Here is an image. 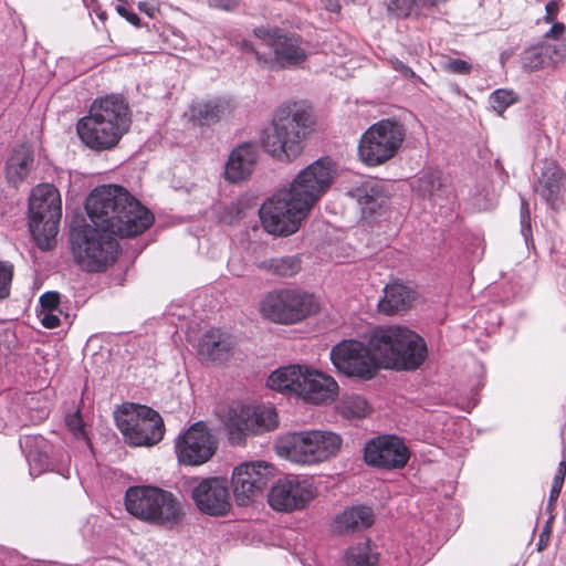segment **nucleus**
Here are the masks:
<instances>
[{
	"label": "nucleus",
	"instance_id": "obj_5",
	"mask_svg": "<svg viewBox=\"0 0 566 566\" xmlns=\"http://www.w3.org/2000/svg\"><path fill=\"white\" fill-rule=\"evenodd\" d=\"M266 384L272 390L311 405L334 400L338 394V384L332 376L305 365L279 368L271 373Z\"/></svg>",
	"mask_w": 566,
	"mask_h": 566
},
{
	"label": "nucleus",
	"instance_id": "obj_14",
	"mask_svg": "<svg viewBox=\"0 0 566 566\" xmlns=\"http://www.w3.org/2000/svg\"><path fill=\"white\" fill-rule=\"evenodd\" d=\"M331 359L337 370L361 379H371L379 369L370 346L356 339H346L335 345L331 350Z\"/></svg>",
	"mask_w": 566,
	"mask_h": 566
},
{
	"label": "nucleus",
	"instance_id": "obj_28",
	"mask_svg": "<svg viewBox=\"0 0 566 566\" xmlns=\"http://www.w3.org/2000/svg\"><path fill=\"white\" fill-rule=\"evenodd\" d=\"M416 300V292L402 283L387 284L384 290V297L378 303L380 312L394 315L411 307Z\"/></svg>",
	"mask_w": 566,
	"mask_h": 566
},
{
	"label": "nucleus",
	"instance_id": "obj_10",
	"mask_svg": "<svg viewBox=\"0 0 566 566\" xmlns=\"http://www.w3.org/2000/svg\"><path fill=\"white\" fill-rule=\"evenodd\" d=\"M115 422L125 441L134 447H151L164 438L161 416L147 406L123 405L115 412Z\"/></svg>",
	"mask_w": 566,
	"mask_h": 566
},
{
	"label": "nucleus",
	"instance_id": "obj_49",
	"mask_svg": "<svg viewBox=\"0 0 566 566\" xmlns=\"http://www.w3.org/2000/svg\"><path fill=\"white\" fill-rule=\"evenodd\" d=\"M563 484H564V480L554 478L551 493H549V500H548L549 507L553 506L555 504V502L557 501V499L562 492Z\"/></svg>",
	"mask_w": 566,
	"mask_h": 566
},
{
	"label": "nucleus",
	"instance_id": "obj_37",
	"mask_svg": "<svg viewBox=\"0 0 566 566\" xmlns=\"http://www.w3.org/2000/svg\"><path fill=\"white\" fill-rule=\"evenodd\" d=\"M338 409L346 418H361L367 415L368 403L361 396L352 395L340 400Z\"/></svg>",
	"mask_w": 566,
	"mask_h": 566
},
{
	"label": "nucleus",
	"instance_id": "obj_31",
	"mask_svg": "<svg viewBox=\"0 0 566 566\" xmlns=\"http://www.w3.org/2000/svg\"><path fill=\"white\" fill-rule=\"evenodd\" d=\"M349 195L357 200L364 213L375 212L385 201L381 186L374 179L363 181L353 188Z\"/></svg>",
	"mask_w": 566,
	"mask_h": 566
},
{
	"label": "nucleus",
	"instance_id": "obj_29",
	"mask_svg": "<svg viewBox=\"0 0 566 566\" xmlns=\"http://www.w3.org/2000/svg\"><path fill=\"white\" fill-rule=\"evenodd\" d=\"M33 154L29 145L22 144L13 149L7 160L6 176L10 184L18 186L33 167Z\"/></svg>",
	"mask_w": 566,
	"mask_h": 566
},
{
	"label": "nucleus",
	"instance_id": "obj_58",
	"mask_svg": "<svg viewBox=\"0 0 566 566\" xmlns=\"http://www.w3.org/2000/svg\"><path fill=\"white\" fill-rule=\"evenodd\" d=\"M542 543H544L543 535H541V539H539V549L542 548Z\"/></svg>",
	"mask_w": 566,
	"mask_h": 566
},
{
	"label": "nucleus",
	"instance_id": "obj_36",
	"mask_svg": "<svg viewBox=\"0 0 566 566\" xmlns=\"http://www.w3.org/2000/svg\"><path fill=\"white\" fill-rule=\"evenodd\" d=\"M442 187L441 174L439 171H427L413 184L412 189L421 197L434 198Z\"/></svg>",
	"mask_w": 566,
	"mask_h": 566
},
{
	"label": "nucleus",
	"instance_id": "obj_50",
	"mask_svg": "<svg viewBox=\"0 0 566 566\" xmlns=\"http://www.w3.org/2000/svg\"><path fill=\"white\" fill-rule=\"evenodd\" d=\"M138 9L146 13L149 18H154L157 12V2L150 1H140L138 2Z\"/></svg>",
	"mask_w": 566,
	"mask_h": 566
},
{
	"label": "nucleus",
	"instance_id": "obj_20",
	"mask_svg": "<svg viewBox=\"0 0 566 566\" xmlns=\"http://www.w3.org/2000/svg\"><path fill=\"white\" fill-rule=\"evenodd\" d=\"M185 505L171 492L158 488L148 524L164 530L178 527L185 518Z\"/></svg>",
	"mask_w": 566,
	"mask_h": 566
},
{
	"label": "nucleus",
	"instance_id": "obj_9",
	"mask_svg": "<svg viewBox=\"0 0 566 566\" xmlns=\"http://www.w3.org/2000/svg\"><path fill=\"white\" fill-rule=\"evenodd\" d=\"M319 311L317 298L300 289H277L260 302V313L265 319L283 325L304 321Z\"/></svg>",
	"mask_w": 566,
	"mask_h": 566
},
{
	"label": "nucleus",
	"instance_id": "obj_41",
	"mask_svg": "<svg viewBox=\"0 0 566 566\" xmlns=\"http://www.w3.org/2000/svg\"><path fill=\"white\" fill-rule=\"evenodd\" d=\"M444 70L453 74H469L472 70V65L461 59H449L444 63Z\"/></svg>",
	"mask_w": 566,
	"mask_h": 566
},
{
	"label": "nucleus",
	"instance_id": "obj_34",
	"mask_svg": "<svg viewBox=\"0 0 566 566\" xmlns=\"http://www.w3.org/2000/svg\"><path fill=\"white\" fill-rule=\"evenodd\" d=\"M279 426L276 410L272 406L253 407L252 427L253 434L271 431Z\"/></svg>",
	"mask_w": 566,
	"mask_h": 566
},
{
	"label": "nucleus",
	"instance_id": "obj_30",
	"mask_svg": "<svg viewBox=\"0 0 566 566\" xmlns=\"http://www.w3.org/2000/svg\"><path fill=\"white\" fill-rule=\"evenodd\" d=\"M555 56H564L556 45L534 46L524 51L522 67L527 72H536L555 64Z\"/></svg>",
	"mask_w": 566,
	"mask_h": 566
},
{
	"label": "nucleus",
	"instance_id": "obj_47",
	"mask_svg": "<svg viewBox=\"0 0 566 566\" xmlns=\"http://www.w3.org/2000/svg\"><path fill=\"white\" fill-rule=\"evenodd\" d=\"M209 7L231 11L239 6L240 0H207Z\"/></svg>",
	"mask_w": 566,
	"mask_h": 566
},
{
	"label": "nucleus",
	"instance_id": "obj_7",
	"mask_svg": "<svg viewBox=\"0 0 566 566\" xmlns=\"http://www.w3.org/2000/svg\"><path fill=\"white\" fill-rule=\"evenodd\" d=\"M343 440L329 430H301L280 437L276 453L293 463L316 465L331 460L340 451Z\"/></svg>",
	"mask_w": 566,
	"mask_h": 566
},
{
	"label": "nucleus",
	"instance_id": "obj_13",
	"mask_svg": "<svg viewBox=\"0 0 566 566\" xmlns=\"http://www.w3.org/2000/svg\"><path fill=\"white\" fill-rule=\"evenodd\" d=\"M335 166L327 158H321L301 170L286 188L303 205L312 209L327 191L335 176Z\"/></svg>",
	"mask_w": 566,
	"mask_h": 566
},
{
	"label": "nucleus",
	"instance_id": "obj_26",
	"mask_svg": "<svg viewBox=\"0 0 566 566\" xmlns=\"http://www.w3.org/2000/svg\"><path fill=\"white\" fill-rule=\"evenodd\" d=\"M232 111L233 104L231 99L214 97L193 103L190 108V116L198 125H211L228 117Z\"/></svg>",
	"mask_w": 566,
	"mask_h": 566
},
{
	"label": "nucleus",
	"instance_id": "obj_8",
	"mask_svg": "<svg viewBox=\"0 0 566 566\" xmlns=\"http://www.w3.org/2000/svg\"><path fill=\"white\" fill-rule=\"evenodd\" d=\"M61 217L62 200L59 190L50 184L36 186L29 199V229L41 250L52 248Z\"/></svg>",
	"mask_w": 566,
	"mask_h": 566
},
{
	"label": "nucleus",
	"instance_id": "obj_17",
	"mask_svg": "<svg viewBox=\"0 0 566 566\" xmlns=\"http://www.w3.org/2000/svg\"><path fill=\"white\" fill-rule=\"evenodd\" d=\"M315 496L311 482L296 475L279 479L268 494L270 506L280 512H292L304 509Z\"/></svg>",
	"mask_w": 566,
	"mask_h": 566
},
{
	"label": "nucleus",
	"instance_id": "obj_19",
	"mask_svg": "<svg viewBox=\"0 0 566 566\" xmlns=\"http://www.w3.org/2000/svg\"><path fill=\"white\" fill-rule=\"evenodd\" d=\"M410 453L403 441L396 436H382L369 441L365 447V461L382 469H401Z\"/></svg>",
	"mask_w": 566,
	"mask_h": 566
},
{
	"label": "nucleus",
	"instance_id": "obj_22",
	"mask_svg": "<svg viewBox=\"0 0 566 566\" xmlns=\"http://www.w3.org/2000/svg\"><path fill=\"white\" fill-rule=\"evenodd\" d=\"M564 171L556 163L546 161L535 186V190L554 210H558L562 206L560 193L564 187Z\"/></svg>",
	"mask_w": 566,
	"mask_h": 566
},
{
	"label": "nucleus",
	"instance_id": "obj_51",
	"mask_svg": "<svg viewBox=\"0 0 566 566\" xmlns=\"http://www.w3.org/2000/svg\"><path fill=\"white\" fill-rule=\"evenodd\" d=\"M565 32V24L560 22H553L551 29L546 32V38L556 39Z\"/></svg>",
	"mask_w": 566,
	"mask_h": 566
},
{
	"label": "nucleus",
	"instance_id": "obj_15",
	"mask_svg": "<svg viewBox=\"0 0 566 566\" xmlns=\"http://www.w3.org/2000/svg\"><path fill=\"white\" fill-rule=\"evenodd\" d=\"M274 467L265 461L244 462L232 472V488L238 505L245 506L260 496L274 476Z\"/></svg>",
	"mask_w": 566,
	"mask_h": 566
},
{
	"label": "nucleus",
	"instance_id": "obj_53",
	"mask_svg": "<svg viewBox=\"0 0 566 566\" xmlns=\"http://www.w3.org/2000/svg\"><path fill=\"white\" fill-rule=\"evenodd\" d=\"M444 1L446 0H416L419 15L423 12L424 9L436 7Z\"/></svg>",
	"mask_w": 566,
	"mask_h": 566
},
{
	"label": "nucleus",
	"instance_id": "obj_1",
	"mask_svg": "<svg viewBox=\"0 0 566 566\" xmlns=\"http://www.w3.org/2000/svg\"><path fill=\"white\" fill-rule=\"evenodd\" d=\"M86 212L94 227L71 234L76 263L85 271L106 270L116 258L118 243L112 235L136 237L154 223V214L125 188L104 185L86 200Z\"/></svg>",
	"mask_w": 566,
	"mask_h": 566
},
{
	"label": "nucleus",
	"instance_id": "obj_40",
	"mask_svg": "<svg viewBox=\"0 0 566 566\" xmlns=\"http://www.w3.org/2000/svg\"><path fill=\"white\" fill-rule=\"evenodd\" d=\"M12 274L13 266L10 263L0 261V298L9 295Z\"/></svg>",
	"mask_w": 566,
	"mask_h": 566
},
{
	"label": "nucleus",
	"instance_id": "obj_24",
	"mask_svg": "<svg viewBox=\"0 0 566 566\" xmlns=\"http://www.w3.org/2000/svg\"><path fill=\"white\" fill-rule=\"evenodd\" d=\"M157 492V486H129L125 493L126 511L137 520L148 524Z\"/></svg>",
	"mask_w": 566,
	"mask_h": 566
},
{
	"label": "nucleus",
	"instance_id": "obj_11",
	"mask_svg": "<svg viewBox=\"0 0 566 566\" xmlns=\"http://www.w3.org/2000/svg\"><path fill=\"white\" fill-rule=\"evenodd\" d=\"M311 209L286 188L269 198L260 208V219L264 230L273 235L287 237L295 233Z\"/></svg>",
	"mask_w": 566,
	"mask_h": 566
},
{
	"label": "nucleus",
	"instance_id": "obj_52",
	"mask_svg": "<svg viewBox=\"0 0 566 566\" xmlns=\"http://www.w3.org/2000/svg\"><path fill=\"white\" fill-rule=\"evenodd\" d=\"M391 64L396 71L400 72L405 76H407V77L415 76V72L409 66H407L405 63H402L401 61L395 60L391 62Z\"/></svg>",
	"mask_w": 566,
	"mask_h": 566
},
{
	"label": "nucleus",
	"instance_id": "obj_46",
	"mask_svg": "<svg viewBox=\"0 0 566 566\" xmlns=\"http://www.w3.org/2000/svg\"><path fill=\"white\" fill-rule=\"evenodd\" d=\"M41 323L46 328H55L60 326V317L54 312L42 311Z\"/></svg>",
	"mask_w": 566,
	"mask_h": 566
},
{
	"label": "nucleus",
	"instance_id": "obj_54",
	"mask_svg": "<svg viewBox=\"0 0 566 566\" xmlns=\"http://www.w3.org/2000/svg\"><path fill=\"white\" fill-rule=\"evenodd\" d=\"M565 476H566V461L563 460L559 462L557 472L554 478L565 481Z\"/></svg>",
	"mask_w": 566,
	"mask_h": 566
},
{
	"label": "nucleus",
	"instance_id": "obj_57",
	"mask_svg": "<svg viewBox=\"0 0 566 566\" xmlns=\"http://www.w3.org/2000/svg\"><path fill=\"white\" fill-rule=\"evenodd\" d=\"M506 60V56L504 55V53L501 55V62L502 64H504V61Z\"/></svg>",
	"mask_w": 566,
	"mask_h": 566
},
{
	"label": "nucleus",
	"instance_id": "obj_35",
	"mask_svg": "<svg viewBox=\"0 0 566 566\" xmlns=\"http://www.w3.org/2000/svg\"><path fill=\"white\" fill-rule=\"evenodd\" d=\"M345 562L347 566H375L377 555L373 553L368 542L360 543L347 549Z\"/></svg>",
	"mask_w": 566,
	"mask_h": 566
},
{
	"label": "nucleus",
	"instance_id": "obj_32",
	"mask_svg": "<svg viewBox=\"0 0 566 566\" xmlns=\"http://www.w3.org/2000/svg\"><path fill=\"white\" fill-rule=\"evenodd\" d=\"M20 447L29 462L30 474H40L46 468L49 461V457L43 450L45 440L39 436H27L20 440Z\"/></svg>",
	"mask_w": 566,
	"mask_h": 566
},
{
	"label": "nucleus",
	"instance_id": "obj_55",
	"mask_svg": "<svg viewBox=\"0 0 566 566\" xmlns=\"http://www.w3.org/2000/svg\"><path fill=\"white\" fill-rule=\"evenodd\" d=\"M92 10L102 22L106 20V12L98 4H95Z\"/></svg>",
	"mask_w": 566,
	"mask_h": 566
},
{
	"label": "nucleus",
	"instance_id": "obj_3",
	"mask_svg": "<svg viewBox=\"0 0 566 566\" xmlns=\"http://www.w3.org/2000/svg\"><path fill=\"white\" fill-rule=\"evenodd\" d=\"M378 367L396 370H415L427 358V345L421 336L411 329L390 325L376 328L369 337Z\"/></svg>",
	"mask_w": 566,
	"mask_h": 566
},
{
	"label": "nucleus",
	"instance_id": "obj_44",
	"mask_svg": "<svg viewBox=\"0 0 566 566\" xmlns=\"http://www.w3.org/2000/svg\"><path fill=\"white\" fill-rule=\"evenodd\" d=\"M66 426L73 431L75 437L84 436L83 422L77 412L66 417Z\"/></svg>",
	"mask_w": 566,
	"mask_h": 566
},
{
	"label": "nucleus",
	"instance_id": "obj_16",
	"mask_svg": "<svg viewBox=\"0 0 566 566\" xmlns=\"http://www.w3.org/2000/svg\"><path fill=\"white\" fill-rule=\"evenodd\" d=\"M217 440L207 423L197 421L180 433L175 441L178 461L186 465H200L212 458Z\"/></svg>",
	"mask_w": 566,
	"mask_h": 566
},
{
	"label": "nucleus",
	"instance_id": "obj_39",
	"mask_svg": "<svg viewBox=\"0 0 566 566\" xmlns=\"http://www.w3.org/2000/svg\"><path fill=\"white\" fill-rule=\"evenodd\" d=\"M387 10L396 18L419 15L416 0H389Z\"/></svg>",
	"mask_w": 566,
	"mask_h": 566
},
{
	"label": "nucleus",
	"instance_id": "obj_12",
	"mask_svg": "<svg viewBox=\"0 0 566 566\" xmlns=\"http://www.w3.org/2000/svg\"><path fill=\"white\" fill-rule=\"evenodd\" d=\"M406 132L397 120L381 119L361 136L358 155L368 166H378L391 159L401 147Z\"/></svg>",
	"mask_w": 566,
	"mask_h": 566
},
{
	"label": "nucleus",
	"instance_id": "obj_42",
	"mask_svg": "<svg viewBox=\"0 0 566 566\" xmlns=\"http://www.w3.org/2000/svg\"><path fill=\"white\" fill-rule=\"evenodd\" d=\"M42 311L54 312L60 305V294L57 292H45L40 296Z\"/></svg>",
	"mask_w": 566,
	"mask_h": 566
},
{
	"label": "nucleus",
	"instance_id": "obj_45",
	"mask_svg": "<svg viewBox=\"0 0 566 566\" xmlns=\"http://www.w3.org/2000/svg\"><path fill=\"white\" fill-rule=\"evenodd\" d=\"M559 9H560L559 0H552V1L547 2L545 6L544 21L546 23H553L558 15Z\"/></svg>",
	"mask_w": 566,
	"mask_h": 566
},
{
	"label": "nucleus",
	"instance_id": "obj_23",
	"mask_svg": "<svg viewBox=\"0 0 566 566\" xmlns=\"http://www.w3.org/2000/svg\"><path fill=\"white\" fill-rule=\"evenodd\" d=\"M253 407L233 405L229 408L224 428L229 442L233 446L243 444L247 437L253 434Z\"/></svg>",
	"mask_w": 566,
	"mask_h": 566
},
{
	"label": "nucleus",
	"instance_id": "obj_27",
	"mask_svg": "<svg viewBox=\"0 0 566 566\" xmlns=\"http://www.w3.org/2000/svg\"><path fill=\"white\" fill-rule=\"evenodd\" d=\"M375 522L374 512L364 505L352 506L336 515L333 528L338 534L363 532Z\"/></svg>",
	"mask_w": 566,
	"mask_h": 566
},
{
	"label": "nucleus",
	"instance_id": "obj_18",
	"mask_svg": "<svg viewBox=\"0 0 566 566\" xmlns=\"http://www.w3.org/2000/svg\"><path fill=\"white\" fill-rule=\"evenodd\" d=\"M191 499L202 514L226 516L231 510L228 481L223 478L196 480L191 486Z\"/></svg>",
	"mask_w": 566,
	"mask_h": 566
},
{
	"label": "nucleus",
	"instance_id": "obj_21",
	"mask_svg": "<svg viewBox=\"0 0 566 566\" xmlns=\"http://www.w3.org/2000/svg\"><path fill=\"white\" fill-rule=\"evenodd\" d=\"M259 157L258 146L244 143L235 147L226 163L224 177L230 182L247 179L254 170Z\"/></svg>",
	"mask_w": 566,
	"mask_h": 566
},
{
	"label": "nucleus",
	"instance_id": "obj_43",
	"mask_svg": "<svg viewBox=\"0 0 566 566\" xmlns=\"http://www.w3.org/2000/svg\"><path fill=\"white\" fill-rule=\"evenodd\" d=\"M521 232L526 240L528 235H531L530 208L528 203L524 199L521 200Z\"/></svg>",
	"mask_w": 566,
	"mask_h": 566
},
{
	"label": "nucleus",
	"instance_id": "obj_25",
	"mask_svg": "<svg viewBox=\"0 0 566 566\" xmlns=\"http://www.w3.org/2000/svg\"><path fill=\"white\" fill-rule=\"evenodd\" d=\"M234 345L231 335L219 329H212L202 336L198 345V353L202 359L222 363L231 355Z\"/></svg>",
	"mask_w": 566,
	"mask_h": 566
},
{
	"label": "nucleus",
	"instance_id": "obj_33",
	"mask_svg": "<svg viewBox=\"0 0 566 566\" xmlns=\"http://www.w3.org/2000/svg\"><path fill=\"white\" fill-rule=\"evenodd\" d=\"M258 268L270 274L289 277L301 270V260L297 255H285L263 260Z\"/></svg>",
	"mask_w": 566,
	"mask_h": 566
},
{
	"label": "nucleus",
	"instance_id": "obj_56",
	"mask_svg": "<svg viewBox=\"0 0 566 566\" xmlns=\"http://www.w3.org/2000/svg\"><path fill=\"white\" fill-rule=\"evenodd\" d=\"M329 10L331 11H338L339 10V6L338 4H333V6H331Z\"/></svg>",
	"mask_w": 566,
	"mask_h": 566
},
{
	"label": "nucleus",
	"instance_id": "obj_6",
	"mask_svg": "<svg viewBox=\"0 0 566 566\" xmlns=\"http://www.w3.org/2000/svg\"><path fill=\"white\" fill-rule=\"evenodd\" d=\"M313 126L311 113L293 106L277 109L263 138L264 149L280 160H292L303 151V142Z\"/></svg>",
	"mask_w": 566,
	"mask_h": 566
},
{
	"label": "nucleus",
	"instance_id": "obj_2",
	"mask_svg": "<svg viewBox=\"0 0 566 566\" xmlns=\"http://www.w3.org/2000/svg\"><path fill=\"white\" fill-rule=\"evenodd\" d=\"M130 124L129 109L117 95L97 98L88 114L76 125L81 140L91 149H111L118 144Z\"/></svg>",
	"mask_w": 566,
	"mask_h": 566
},
{
	"label": "nucleus",
	"instance_id": "obj_38",
	"mask_svg": "<svg viewBox=\"0 0 566 566\" xmlns=\"http://www.w3.org/2000/svg\"><path fill=\"white\" fill-rule=\"evenodd\" d=\"M517 99L516 94L513 91L500 88L494 91L489 98L492 108L497 114H503L504 111L514 104Z\"/></svg>",
	"mask_w": 566,
	"mask_h": 566
},
{
	"label": "nucleus",
	"instance_id": "obj_48",
	"mask_svg": "<svg viewBox=\"0 0 566 566\" xmlns=\"http://www.w3.org/2000/svg\"><path fill=\"white\" fill-rule=\"evenodd\" d=\"M116 11L120 17L125 18L133 25H139L140 20L138 15L135 12L127 9L124 4L116 6Z\"/></svg>",
	"mask_w": 566,
	"mask_h": 566
},
{
	"label": "nucleus",
	"instance_id": "obj_4",
	"mask_svg": "<svg viewBox=\"0 0 566 566\" xmlns=\"http://www.w3.org/2000/svg\"><path fill=\"white\" fill-rule=\"evenodd\" d=\"M256 44L248 40L239 43L243 52L255 55L258 63L271 71L292 69L307 60L308 50L301 35L279 28H256Z\"/></svg>",
	"mask_w": 566,
	"mask_h": 566
}]
</instances>
